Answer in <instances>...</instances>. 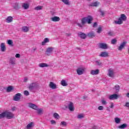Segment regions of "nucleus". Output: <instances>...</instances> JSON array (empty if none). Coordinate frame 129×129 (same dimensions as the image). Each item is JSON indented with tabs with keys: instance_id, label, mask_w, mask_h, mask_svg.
<instances>
[{
	"instance_id": "nucleus-58",
	"label": "nucleus",
	"mask_w": 129,
	"mask_h": 129,
	"mask_svg": "<svg viewBox=\"0 0 129 129\" xmlns=\"http://www.w3.org/2000/svg\"><path fill=\"white\" fill-rule=\"evenodd\" d=\"M83 98V99H85L86 98H87V97L86 96H84Z\"/></svg>"
},
{
	"instance_id": "nucleus-12",
	"label": "nucleus",
	"mask_w": 129,
	"mask_h": 129,
	"mask_svg": "<svg viewBox=\"0 0 129 129\" xmlns=\"http://www.w3.org/2000/svg\"><path fill=\"white\" fill-rule=\"evenodd\" d=\"M29 107H30V108H32L35 110H38V106L32 103H29Z\"/></svg>"
},
{
	"instance_id": "nucleus-62",
	"label": "nucleus",
	"mask_w": 129,
	"mask_h": 129,
	"mask_svg": "<svg viewBox=\"0 0 129 129\" xmlns=\"http://www.w3.org/2000/svg\"><path fill=\"white\" fill-rule=\"evenodd\" d=\"M77 49H78V50H81V48H79L78 47H77Z\"/></svg>"
},
{
	"instance_id": "nucleus-38",
	"label": "nucleus",
	"mask_w": 129,
	"mask_h": 129,
	"mask_svg": "<svg viewBox=\"0 0 129 129\" xmlns=\"http://www.w3.org/2000/svg\"><path fill=\"white\" fill-rule=\"evenodd\" d=\"M43 9V6H37L34 8L36 11H40Z\"/></svg>"
},
{
	"instance_id": "nucleus-45",
	"label": "nucleus",
	"mask_w": 129,
	"mask_h": 129,
	"mask_svg": "<svg viewBox=\"0 0 129 129\" xmlns=\"http://www.w3.org/2000/svg\"><path fill=\"white\" fill-rule=\"evenodd\" d=\"M24 95H26V96H28V95H30V93H29V91L26 90L24 91Z\"/></svg>"
},
{
	"instance_id": "nucleus-36",
	"label": "nucleus",
	"mask_w": 129,
	"mask_h": 129,
	"mask_svg": "<svg viewBox=\"0 0 129 129\" xmlns=\"http://www.w3.org/2000/svg\"><path fill=\"white\" fill-rule=\"evenodd\" d=\"M114 120H115V122L116 123H120V121H121V120H120V118H118V117H115L114 118Z\"/></svg>"
},
{
	"instance_id": "nucleus-56",
	"label": "nucleus",
	"mask_w": 129,
	"mask_h": 129,
	"mask_svg": "<svg viewBox=\"0 0 129 129\" xmlns=\"http://www.w3.org/2000/svg\"><path fill=\"white\" fill-rule=\"evenodd\" d=\"M24 81L25 82H27V81H28V78H24Z\"/></svg>"
},
{
	"instance_id": "nucleus-22",
	"label": "nucleus",
	"mask_w": 129,
	"mask_h": 129,
	"mask_svg": "<svg viewBox=\"0 0 129 129\" xmlns=\"http://www.w3.org/2000/svg\"><path fill=\"white\" fill-rule=\"evenodd\" d=\"M100 57H108V53L107 52H102L99 54Z\"/></svg>"
},
{
	"instance_id": "nucleus-40",
	"label": "nucleus",
	"mask_w": 129,
	"mask_h": 129,
	"mask_svg": "<svg viewBox=\"0 0 129 129\" xmlns=\"http://www.w3.org/2000/svg\"><path fill=\"white\" fill-rule=\"evenodd\" d=\"M14 10H19V9H20V7H19V4L16 3L14 6Z\"/></svg>"
},
{
	"instance_id": "nucleus-4",
	"label": "nucleus",
	"mask_w": 129,
	"mask_h": 129,
	"mask_svg": "<svg viewBox=\"0 0 129 129\" xmlns=\"http://www.w3.org/2000/svg\"><path fill=\"white\" fill-rule=\"evenodd\" d=\"M85 72V68L82 67V68H79L77 70V73L78 74V75H82Z\"/></svg>"
},
{
	"instance_id": "nucleus-52",
	"label": "nucleus",
	"mask_w": 129,
	"mask_h": 129,
	"mask_svg": "<svg viewBox=\"0 0 129 129\" xmlns=\"http://www.w3.org/2000/svg\"><path fill=\"white\" fill-rule=\"evenodd\" d=\"M16 58H20L21 57V55L19 53H17L15 55Z\"/></svg>"
},
{
	"instance_id": "nucleus-18",
	"label": "nucleus",
	"mask_w": 129,
	"mask_h": 129,
	"mask_svg": "<svg viewBox=\"0 0 129 129\" xmlns=\"http://www.w3.org/2000/svg\"><path fill=\"white\" fill-rule=\"evenodd\" d=\"M50 20L52 22H59V21H60V18L59 17L54 16L50 18Z\"/></svg>"
},
{
	"instance_id": "nucleus-9",
	"label": "nucleus",
	"mask_w": 129,
	"mask_h": 129,
	"mask_svg": "<svg viewBox=\"0 0 129 129\" xmlns=\"http://www.w3.org/2000/svg\"><path fill=\"white\" fill-rule=\"evenodd\" d=\"M99 48H100V49H103V50H106V49L108 48L107 47V44L103 43H99Z\"/></svg>"
},
{
	"instance_id": "nucleus-21",
	"label": "nucleus",
	"mask_w": 129,
	"mask_h": 129,
	"mask_svg": "<svg viewBox=\"0 0 129 129\" xmlns=\"http://www.w3.org/2000/svg\"><path fill=\"white\" fill-rule=\"evenodd\" d=\"M22 8L24 10H28L30 8V5L28 3H23L22 5Z\"/></svg>"
},
{
	"instance_id": "nucleus-14",
	"label": "nucleus",
	"mask_w": 129,
	"mask_h": 129,
	"mask_svg": "<svg viewBox=\"0 0 129 129\" xmlns=\"http://www.w3.org/2000/svg\"><path fill=\"white\" fill-rule=\"evenodd\" d=\"M87 36L90 38V39H93V38L95 37V34L93 32H89L87 34Z\"/></svg>"
},
{
	"instance_id": "nucleus-5",
	"label": "nucleus",
	"mask_w": 129,
	"mask_h": 129,
	"mask_svg": "<svg viewBox=\"0 0 129 129\" xmlns=\"http://www.w3.org/2000/svg\"><path fill=\"white\" fill-rule=\"evenodd\" d=\"M6 118L8 119H12V118H14V116H15L13 113L11 112H8L6 111Z\"/></svg>"
},
{
	"instance_id": "nucleus-15",
	"label": "nucleus",
	"mask_w": 129,
	"mask_h": 129,
	"mask_svg": "<svg viewBox=\"0 0 129 129\" xmlns=\"http://www.w3.org/2000/svg\"><path fill=\"white\" fill-rule=\"evenodd\" d=\"M50 88L51 89H56L57 88V85H56L53 82H50L49 85Z\"/></svg>"
},
{
	"instance_id": "nucleus-11",
	"label": "nucleus",
	"mask_w": 129,
	"mask_h": 129,
	"mask_svg": "<svg viewBox=\"0 0 129 129\" xmlns=\"http://www.w3.org/2000/svg\"><path fill=\"white\" fill-rule=\"evenodd\" d=\"M125 45H126V42L123 41L121 43L120 46L118 47V50H119V51H121V50H122L123 48H124Z\"/></svg>"
},
{
	"instance_id": "nucleus-35",
	"label": "nucleus",
	"mask_w": 129,
	"mask_h": 129,
	"mask_svg": "<svg viewBox=\"0 0 129 129\" xmlns=\"http://www.w3.org/2000/svg\"><path fill=\"white\" fill-rule=\"evenodd\" d=\"M89 6V7H97V6H98V3H97V2H94V3H91Z\"/></svg>"
},
{
	"instance_id": "nucleus-60",
	"label": "nucleus",
	"mask_w": 129,
	"mask_h": 129,
	"mask_svg": "<svg viewBox=\"0 0 129 129\" xmlns=\"http://www.w3.org/2000/svg\"><path fill=\"white\" fill-rule=\"evenodd\" d=\"M93 128H94V129L97 128V126H94L93 127Z\"/></svg>"
},
{
	"instance_id": "nucleus-61",
	"label": "nucleus",
	"mask_w": 129,
	"mask_h": 129,
	"mask_svg": "<svg viewBox=\"0 0 129 129\" xmlns=\"http://www.w3.org/2000/svg\"><path fill=\"white\" fill-rule=\"evenodd\" d=\"M126 96H127V97H128V98H129V93H127L126 94Z\"/></svg>"
},
{
	"instance_id": "nucleus-34",
	"label": "nucleus",
	"mask_w": 129,
	"mask_h": 129,
	"mask_svg": "<svg viewBox=\"0 0 129 129\" xmlns=\"http://www.w3.org/2000/svg\"><path fill=\"white\" fill-rule=\"evenodd\" d=\"M53 117H54V118H55V119H58L60 118V116L59 115V114H58L57 113H54L53 114Z\"/></svg>"
},
{
	"instance_id": "nucleus-10",
	"label": "nucleus",
	"mask_w": 129,
	"mask_h": 129,
	"mask_svg": "<svg viewBox=\"0 0 129 129\" xmlns=\"http://www.w3.org/2000/svg\"><path fill=\"white\" fill-rule=\"evenodd\" d=\"M78 35L79 37H80L81 39H86L87 37V35L83 32H80L78 33Z\"/></svg>"
},
{
	"instance_id": "nucleus-1",
	"label": "nucleus",
	"mask_w": 129,
	"mask_h": 129,
	"mask_svg": "<svg viewBox=\"0 0 129 129\" xmlns=\"http://www.w3.org/2000/svg\"><path fill=\"white\" fill-rule=\"evenodd\" d=\"M93 21V18L91 16H88L87 17H84L81 20V23H77V26H78L80 28H83L84 27V25L87 23L90 25V24H92V22Z\"/></svg>"
},
{
	"instance_id": "nucleus-31",
	"label": "nucleus",
	"mask_w": 129,
	"mask_h": 129,
	"mask_svg": "<svg viewBox=\"0 0 129 129\" xmlns=\"http://www.w3.org/2000/svg\"><path fill=\"white\" fill-rule=\"evenodd\" d=\"M22 31L24 32V33H27V32H29V27L27 26H24L22 27Z\"/></svg>"
},
{
	"instance_id": "nucleus-20",
	"label": "nucleus",
	"mask_w": 129,
	"mask_h": 129,
	"mask_svg": "<svg viewBox=\"0 0 129 129\" xmlns=\"http://www.w3.org/2000/svg\"><path fill=\"white\" fill-rule=\"evenodd\" d=\"M108 76L109 77H111L112 78H113L114 77V75L113 74V71L111 70V69L108 70Z\"/></svg>"
},
{
	"instance_id": "nucleus-19",
	"label": "nucleus",
	"mask_w": 129,
	"mask_h": 129,
	"mask_svg": "<svg viewBox=\"0 0 129 129\" xmlns=\"http://www.w3.org/2000/svg\"><path fill=\"white\" fill-rule=\"evenodd\" d=\"M91 74L92 75H97V74H99V70H92L91 71Z\"/></svg>"
},
{
	"instance_id": "nucleus-47",
	"label": "nucleus",
	"mask_w": 129,
	"mask_h": 129,
	"mask_svg": "<svg viewBox=\"0 0 129 129\" xmlns=\"http://www.w3.org/2000/svg\"><path fill=\"white\" fill-rule=\"evenodd\" d=\"M99 12L101 13V16H102V17H104V12L102 11L101 9L99 10Z\"/></svg>"
},
{
	"instance_id": "nucleus-44",
	"label": "nucleus",
	"mask_w": 129,
	"mask_h": 129,
	"mask_svg": "<svg viewBox=\"0 0 129 129\" xmlns=\"http://www.w3.org/2000/svg\"><path fill=\"white\" fill-rule=\"evenodd\" d=\"M102 31V28H101V27H99V28L97 29V33H98V34H100V33H101Z\"/></svg>"
},
{
	"instance_id": "nucleus-16",
	"label": "nucleus",
	"mask_w": 129,
	"mask_h": 129,
	"mask_svg": "<svg viewBox=\"0 0 129 129\" xmlns=\"http://www.w3.org/2000/svg\"><path fill=\"white\" fill-rule=\"evenodd\" d=\"M9 63L11 65H16V58L15 57H11L9 60Z\"/></svg>"
},
{
	"instance_id": "nucleus-57",
	"label": "nucleus",
	"mask_w": 129,
	"mask_h": 129,
	"mask_svg": "<svg viewBox=\"0 0 129 129\" xmlns=\"http://www.w3.org/2000/svg\"><path fill=\"white\" fill-rule=\"evenodd\" d=\"M113 103H111V105H110V108H113Z\"/></svg>"
},
{
	"instance_id": "nucleus-26",
	"label": "nucleus",
	"mask_w": 129,
	"mask_h": 129,
	"mask_svg": "<svg viewBox=\"0 0 129 129\" xmlns=\"http://www.w3.org/2000/svg\"><path fill=\"white\" fill-rule=\"evenodd\" d=\"M48 67H49V66L46 63H40L39 64V67H40L41 68H44Z\"/></svg>"
},
{
	"instance_id": "nucleus-23",
	"label": "nucleus",
	"mask_w": 129,
	"mask_h": 129,
	"mask_svg": "<svg viewBox=\"0 0 129 129\" xmlns=\"http://www.w3.org/2000/svg\"><path fill=\"white\" fill-rule=\"evenodd\" d=\"M14 20V18L12 16L8 17L6 19V22L7 23H12L13 21Z\"/></svg>"
},
{
	"instance_id": "nucleus-13",
	"label": "nucleus",
	"mask_w": 129,
	"mask_h": 129,
	"mask_svg": "<svg viewBox=\"0 0 129 129\" xmlns=\"http://www.w3.org/2000/svg\"><path fill=\"white\" fill-rule=\"evenodd\" d=\"M68 108L70 111H74V105L72 102H70V104L68 105Z\"/></svg>"
},
{
	"instance_id": "nucleus-55",
	"label": "nucleus",
	"mask_w": 129,
	"mask_h": 129,
	"mask_svg": "<svg viewBox=\"0 0 129 129\" xmlns=\"http://www.w3.org/2000/svg\"><path fill=\"white\" fill-rule=\"evenodd\" d=\"M12 111H15V110H16V107H13L12 108Z\"/></svg>"
},
{
	"instance_id": "nucleus-17",
	"label": "nucleus",
	"mask_w": 129,
	"mask_h": 129,
	"mask_svg": "<svg viewBox=\"0 0 129 129\" xmlns=\"http://www.w3.org/2000/svg\"><path fill=\"white\" fill-rule=\"evenodd\" d=\"M1 50L2 52H6V50H7V48L6 47V45L5 43H2L1 45Z\"/></svg>"
},
{
	"instance_id": "nucleus-41",
	"label": "nucleus",
	"mask_w": 129,
	"mask_h": 129,
	"mask_svg": "<svg viewBox=\"0 0 129 129\" xmlns=\"http://www.w3.org/2000/svg\"><path fill=\"white\" fill-rule=\"evenodd\" d=\"M61 1L64 3V5H67L68 6L70 5V3H69V1L68 0H61Z\"/></svg>"
},
{
	"instance_id": "nucleus-6",
	"label": "nucleus",
	"mask_w": 129,
	"mask_h": 129,
	"mask_svg": "<svg viewBox=\"0 0 129 129\" xmlns=\"http://www.w3.org/2000/svg\"><path fill=\"white\" fill-rule=\"evenodd\" d=\"M54 49V47H50L46 49V51L45 54L47 55V56H50L51 55L52 52H53V50Z\"/></svg>"
},
{
	"instance_id": "nucleus-39",
	"label": "nucleus",
	"mask_w": 129,
	"mask_h": 129,
	"mask_svg": "<svg viewBox=\"0 0 129 129\" xmlns=\"http://www.w3.org/2000/svg\"><path fill=\"white\" fill-rule=\"evenodd\" d=\"M77 117L79 119H82V118H84V115L83 114H80L78 115Z\"/></svg>"
},
{
	"instance_id": "nucleus-3",
	"label": "nucleus",
	"mask_w": 129,
	"mask_h": 129,
	"mask_svg": "<svg viewBox=\"0 0 129 129\" xmlns=\"http://www.w3.org/2000/svg\"><path fill=\"white\" fill-rule=\"evenodd\" d=\"M38 87H39V84L36 82H33L29 85L28 88L29 90L32 91L36 88H38Z\"/></svg>"
},
{
	"instance_id": "nucleus-27",
	"label": "nucleus",
	"mask_w": 129,
	"mask_h": 129,
	"mask_svg": "<svg viewBox=\"0 0 129 129\" xmlns=\"http://www.w3.org/2000/svg\"><path fill=\"white\" fill-rule=\"evenodd\" d=\"M34 126V122H31L29 124H28L26 126L27 129H31V127Z\"/></svg>"
},
{
	"instance_id": "nucleus-25",
	"label": "nucleus",
	"mask_w": 129,
	"mask_h": 129,
	"mask_svg": "<svg viewBox=\"0 0 129 129\" xmlns=\"http://www.w3.org/2000/svg\"><path fill=\"white\" fill-rule=\"evenodd\" d=\"M127 127V124L126 123H123L118 126V128L124 129Z\"/></svg>"
},
{
	"instance_id": "nucleus-32",
	"label": "nucleus",
	"mask_w": 129,
	"mask_h": 129,
	"mask_svg": "<svg viewBox=\"0 0 129 129\" xmlns=\"http://www.w3.org/2000/svg\"><path fill=\"white\" fill-rule=\"evenodd\" d=\"M61 85H62V86H67V85H68V84L66 83V81H65V80H62L61 81Z\"/></svg>"
},
{
	"instance_id": "nucleus-7",
	"label": "nucleus",
	"mask_w": 129,
	"mask_h": 129,
	"mask_svg": "<svg viewBox=\"0 0 129 129\" xmlns=\"http://www.w3.org/2000/svg\"><path fill=\"white\" fill-rule=\"evenodd\" d=\"M118 97H119V95H117V94H114L109 96V99L110 100H113L114 99H117Z\"/></svg>"
},
{
	"instance_id": "nucleus-51",
	"label": "nucleus",
	"mask_w": 129,
	"mask_h": 129,
	"mask_svg": "<svg viewBox=\"0 0 129 129\" xmlns=\"http://www.w3.org/2000/svg\"><path fill=\"white\" fill-rule=\"evenodd\" d=\"M108 35L109 36H113V32H111V31H109L108 33Z\"/></svg>"
},
{
	"instance_id": "nucleus-28",
	"label": "nucleus",
	"mask_w": 129,
	"mask_h": 129,
	"mask_svg": "<svg viewBox=\"0 0 129 129\" xmlns=\"http://www.w3.org/2000/svg\"><path fill=\"white\" fill-rule=\"evenodd\" d=\"M120 88V87H119V85H116L114 86V88H113V89H115L116 90V93H117V92H119Z\"/></svg>"
},
{
	"instance_id": "nucleus-24",
	"label": "nucleus",
	"mask_w": 129,
	"mask_h": 129,
	"mask_svg": "<svg viewBox=\"0 0 129 129\" xmlns=\"http://www.w3.org/2000/svg\"><path fill=\"white\" fill-rule=\"evenodd\" d=\"M14 91V87L13 86H10L7 87L6 89L7 92H11V91Z\"/></svg>"
},
{
	"instance_id": "nucleus-29",
	"label": "nucleus",
	"mask_w": 129,
	"mask_h": 129,
	"mask_svg": "<svg viewBox=\"0 0 129 129\" xmlns=\"http://www.w3.org/2000/svg\"><path fill=\"white\" fill-rule=\"evenodd\" d=\"M5 117H6V111L3 112L0 114V119L5 118Z\"/></svg>"
},
{
	"instance_id": "nucleus-50",
	"label": "nucleus",
	"mask_w": 129,
	"mask_h": 129,
	"mask_svg": "<svg viewBox=\"0 0 129 129\" xmlns=\"http://www.w3.org/2000/svg\"><path fill=\"white\" fill-rule=\"evenodd\" d=\"M50 122L51 124H56V121L54 120H50Z\"/></svg>"
},
{
	"instance_id": "nucleus-37",
	"label": "nucleus",
	"mask_w": 129,
	"mask_h": 129,
	"mask_svg": "<svg viewBox=\"0 0 129 129\" xmlns=\"http://www.w3.org/2000/svg\"><path fill=\"white\" fill-rule=\"evenodd\" d=\"M102 64V63H101V62H100V60L95 61V65H96L97 66H101Z\"/></svg>"
},
{
	"instance_id": "nucleus-59",
	"label": "nucleus",
	"mask_w": 129,
	"mask_h": 129,
	"mask_svg": "<svg viewBox=\"0 0 129 129\" xmlns=\"http://www.w3.org/2000/svg\"><path fill=\"white\" fill-rule=\"evenodd\" d=\"M36 50H37V48H33V52H35V51Z\"/></svg>"
},
{
	"instance_id": "nucleus-49",
	"label": "nucleus",
	"mask_w": 129,
	"mask_h": 129,
	"mask_svg": "<svg viewBox=\"0 0 129 129\" xmlns=\"http://www.w3.org/2000/svg\"><path fill=\"white\" fill-rule=\"evenodd\" d=\"M98 109L99 110H103V106H100L98 107Z\"/></svg>"
},
{
	"instance_id": "nucleus-42",
	"label": "nucleus",
	"mask_w": 129,
	"mask_h": 129,
	"mask_svg": "<svg viewBox=\"0 0 129 129\" xmlns=\"http://www.w3.org/2000/svg\"><path fill=\"white\" fill-rule=\"evenodd\" d=\"M117 42V40L115 38H113L111 40V43L113 45H114V44H116V42Z\"/></svg>"
},
{
	"instance_id": "nucleus-53",
	"label": "nucleus",
	"mask_w": 129,
	"mask_h": 129,
	"mask_svg": "<svg viewBox=\"0 0 129 129\" xmlns=\"http://www.w3.org/2000/svg\"><path fill=\"white\" fill-rule=\"evenodd\" d=\"M93 28H95V27H97V22H95L93 25Z\"/></svg>"
},
{
	"instance_id": "nucleus-33",
	"label": "nucleus",
	"mask_w": 129,
	"mask_h": 129,
	"mask_svg": "<svg viewBox=\"0 0 129 129\" xmlns=\"http://www.w3.org/2000/svg\"><path fill=\"white\" fill-rule=\"evenodd\" d=\"M8 44L10 46H11V47H14V42L12 40L9 39L8 40Z\"/></svg>"
},
{
	"instance_id": "nucleus-2",
	"label": "nucleus",
	"mask_w": 129,
	"mask_h": 129,
	"mask_svg": "<svg viewBox=\"0 0 129 129\" xmlns=\"http://www.w3.org/2000/svg\"><path fill=\"white\" fill-rule=\"evenodd\" d=\"M126 19L125 14H121L120 17L118 19V21H115L114 23L116 25H121V24H123V22L126 21Z\"/></svg>"
},
{
	"instance_id": "nucleus-30",
	"label": "nucleus",
	"mask_w": 129,
	"mask_h": 129,
	"mask_svg": "<svg viewBox=\"0 0 129 129\" xmlns=\"http://www.w3.org/2000/svg\"><path fill=\"white\" fill-rule=\"evenodd\" d=\"M49 41H50V40H49L48 38H45L44 39V40H43V41H42V46H44V45H45V44H46V43H49Z\"/></svg>"
},
{
	"instance_id": "nucleus-46",
	"label": "nucleus",
	"mask_w": 129,
	"mask_h": 129,
	"mask_svg": "<svg viewBox=\"0 0 129 129\" xmlns=\"http://www.w3.org/2000/svg\"><path fill=\"white\" fill-rule=\"evenodd\" d=\"M60 124H62L63 126H66V125H67V122L63 121L61 122Z\"/></svg>"
},
{
	"instance_id": "nucleus-43",
	"label": "nucleus",
	"mask_w": 129,
	"mask_h": 129,
	"mask_svg": "<svg viewBox=\"0 0 129 129\" xmlns=\"http://www.w3.org/2000/svg\"><path fill=\"white\" fill-rule=\"evenodd\" d=\"M37 113L38 114H42V113H43V110L42 109H39L38 108H37Z\"/></svg>"
},
{
	"instance_id": "nucleus-8",
	"label": "nucleus",
	"mask_w": 129,
	"mask_h": 129,
	"mask_svg": "<svg viewBox=\"0 0 129 129\" xmlns=\"http://www.w3.org/2000/svg\"><path fill=\"white\" fill-rule=\"evenodd\" d=\"M21 93L16 94L15 96L13 97V100L14 101H19L21 99Z\"/></svg>"
},
{
	"instance_id": "nucleus-54",
	"label": "nucleus",
	"mask_w": 129,
	"mask_h": 129,
	"mask_svg": "<svg viewBox=\"0 0 129 129\" xmlns=\"http://www.w3.org/2000/svg\"><path fill=\"white\" fill-rule=\"evenodd\" d=\"M66 36H67V37H69L70 36H71V34H70V33H66Z\"/></svg>"
},
{
	"instance_id": "nucleus-48",
	"label": "nucleus",
	"mask_w": 129,
	"mask_h": 129,
	"mask_svg": "<svg viewBox=\"0 0 129 129\" xmlns=\"http://www.w3.org/2000/svg\"><path fill=\"white\" fill-rule=\"evenodd\" d=\"M101 101L102 102V104L103 105H105L106 104V101L104 100V99H102Z\"/></svg>"
}]
</instances>
